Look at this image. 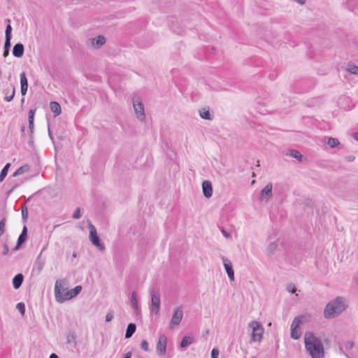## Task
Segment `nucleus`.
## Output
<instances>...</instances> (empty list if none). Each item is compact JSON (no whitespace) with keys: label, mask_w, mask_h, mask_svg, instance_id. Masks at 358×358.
<instances>
[{"label":"nucleus","mask_w":358,"mask_h":358,"mask_svg":"<svg viewBox=\"0 0 358 358\" xmlns=\"http://www.w3.org/2000/svg\"><path fill=\"white\" fill-rule=\"evenodd\" d=\"M304 343L306 349L311 358H322L324 356L323 345L313 333L308 332L305 334Z\"/></svg>","instance_id":"f257e3e1"},{"label":"nucleus","mask_w":358,"mask_h":358,"mask_svg":"<svg viewBox=\"0 0 358 358\" xmlns=\"http://www.w3.org/2000/svg\"><path fill=\"white\" fill-rule=\"evenodd\" d=\"M347 308L345 299L342 296H337L335 299L330 301L324 307L323 315L325 319H333L338 317Z\"/></svg>","instance_id":"f03ea898"},{"label":"nucleus","mask_w":358,"mask_h":358,"mask_svg":"<svg viewBox=\"0 0 358 358\" xmlns=\"http://www.w3.org/2000/svg\"><path fill=\"white\" fill-rule=\"evenodd\" d=\"M59 285H60V280H57L55 285V296L56 301L59 303L73 299L78 296L82 290V286L77 285L74 288L65 292L64 296H62L59 292Z\"/></svg>","instance_id":"7ed1b4c3"},{"label":"nucleus","mask_w":358,"mask_h":358,"mask_svg":"<svg viewBox=\"0 0 358 358\" xmlns=\"http://www.w3.org/2000/svg\"><path fill=\"white\" fill-rule=\"evenodd\" d=\"M249 327L252 329L250 343L260 342L264 331L262 324L259 322L253 320L249 323Z\"/></svg>","instance_id":"20e7f679"},{"label":"nucleus","mask_w":358,"mask_h":358,"mask_svg":"<svg viewBox=\"0 0 358 358\" xmlns=\"http://www.w3.org/2000/svg\"><path fill=\"white\" fill-rule=\"evenodd\" d=\"M88 227L90 229L89 238L92 245L96 247L100 251L105 250L104 244L100 240L95 227L92 224L91 222L88 223Z\"/></svg>","instance_id":"39448f33"},{"label":"nucleus","mask_w":358,"mask_h":358,"mask_svg":"<svg viewBox=\"0 0 358 358\" xmlns=\"http://www.w3.org/2000/svg\"><path fill=\"white\" fill-rule=\"evenodd\" d=\"M303 315H299L296 317L292 322L291 324V334L290 336L292 338L297 340L301 336V333L299 331V328L301 324L303 322Z\"/></svg>","instance_id":"423d86ee"},{"label":"nucleus","mask_w":358,"mask_h":358,"mask_svg":"<svg viewBox=\"0 0 358 358\" xmlns=\"http://www.w3.org/2000/svg\"><path fill=\"white\" fill-rule=\"evenodd\" d=\"M151 295V311L155 314H158L160 309V296L158 291L152 289L150 291Z\"/></svg>","instance_id":"0eeeda50"},{"label":"nucleus","mask_w":358,"mask_h":358,"mask_svg":"<svg viewBox=\"0 0 358 358\" xmlns=\"http://www.w3.org/2000/svg\"><path fill=\"white\" fill-rule=\"evenodd\" d=\"M167 337L165 334H161L159 336L158 342L156 346V350L159 356L165 355L166 352Z\"/></svg>","instance_id":"6e6552de"},{"label":"nucleus","mask_w":358,"mask_h":358,"mask_svg":"<svg viewBox=\"0 0 358 358\" xmlns=\"http://www.w3.org/2000/svg\"><path fill=\"white\" fill-rule=\"evenodd\" d=\"M183 317V312L181 307H177L174 309L173 314L172 315L169 328L173 329L174 326H178L181 322Z\"/></svg>","instance_id":"1a4fd4ad"},{"label":"nucleus","mask_w":358,"mask_h":358,"mask_svg":"<svg viewBox=\"0 0 358 358\" xmlns=\"http://www.w3.org/2000/svg\"><path fill=\"white\" fill-rule=\"evenodd\" d=\"M134 111L136 114L137 118L143 121L145 120V115L144 110V106L141 101H133Z\"/></svg>","instance_id":"9d476101"},{"label":"nucleus","mask_w":358,"mask_h":358,"mask_svg":"<svg viewBox=\"0 0 358 358\" xmlns=\"http://www.w3.org/2000/svg\"><path fill=\"white\" fill-rule=\"evenodd\" d=\"M3 94H4V101L10 102L11 101L15 94V88L13 85H10L9 87H7L3 90Z\"/></svg>","instance_id":"9b49d317"},{"label":"nucleus","mask_w":358,"mask_h":358,"mask_svg":"<svg viewBox=\"0 0 358 358\" xmlns=\"http://www.w3.org/2000/svg\"><path fill=\"white\" fill-rule=\"evenodd\" d=\"M36 109H30L28 113V121H29V129L30 131V142L29 143H33V133H34V120L35 115Z\"/></svg>","instance_id":"f8f14e48"},{"label":"nucleus","mask_w":358,"mask_h":358,"mask_svg":"<svg viewBox=\"0 0 358 358\" xmlns=\"http://www.w3.org/2000/svg\"><path fill=\"white\" fill-rule=\"evenodd\" d=\"M202 191H203V196L207 198V199H209L213 195V186H212V183L209 180H204L203 182H202Z\"/></svg>","instance_id":"ddd939ff"},{"label":"nucleus","mask_w":358,"mask_h":358,"mask_svg":"<svg viewBox=\"0 0 358 358\" xmlns=\"http://www.w3.org/2000/svg\"><path fill=\"white\" fill-rule=\"evenodd\" d=\"M44 249L45 248H43L40 254L38 255L34 264V270H36L38 273H41L45 265V260L42 257V252Z\"/></svg>","instance_id":"4468645a"},{"label":"nucleus","mask_w":358,"mask_h":358,"mask_svg":"<svg viewBox=\"0 0 358 358\" xmlns=\"http://www.w3.org/2000/svg\"><path fill=\"white\" fill-rule=\"evenodd\" d=\"M20 90L22 96H24L28 90V80L24 72L20 73Z\"/></svg>","instance_id":"2eb2a0df"},{"label":"nucleus","mask_w":358,"mask_h":358,"mask_svg":"<svg viewBox=\"0 0 358 358\" xmlns=\"http://www.w3.org/2000/svg\"><path fill=\"white\" fill-rule=\"evenodd\" d=\"M24 52V45L21 43H16L13 48V55L14 57L20 58L23 56Z\"/></svg>","instance_id":"dca6fc26"},{"label":"nucleus","mask_w":358,"mask_h":358,"mask_svg":"<svg viewBox=\"0 0 358 358\" xmlns=\"http://www.w3.org/2000/svg\"><path fill=\"white\" fill-rule=\"evenodd\" d=\"M272 184L269 182L262 189L260 192V197L262 199L264 198L267 199L272 196Z\"/></svg>","instance_id":"f3484780"},{"label":"nucleus","mask_w":358,"mask_h":358,"mask_svg":"<svg viewBox=\"0 0 358 358\" xmlns=\"http://www.w3.org/2000/svg\"><path fill=\"white\" fill-rule=\"evenodd\" d=\"M92 41V45L96 48H99L106 43V39L103 36L99 35L95 38L90 39Z\"/></svg>","instance_id":"a211bd4d"},{"label":"nucleus","mask_w":358,"mask_h":358,"mask_svg":"<svg viewBox=\"0 0 358 358\" xmlns=\"http://www.w3.org/2000/svg\"><path fill=\"white\" fill-rule=\"evenodd\" d=\"M24 280V275L22 273H17L13 278V286L14 289H19Z\"/></svg>","instance_id":"6ab92c4d"},{"label":"nucleus","mask_w":358,"mask_h":358,"mask_svg":"<svg viewBox=\"0 0 358 358\" xmlns=\"http://www.w3.org/2000/svg\"><path fill=\"white\" fill-rule=\"evenodd\" d=\"M194 342V338L192 336H184L180 342V346L181 348H186L188 345L192 344Z\"/></svg>","instance_id":"aec40b11"},{"label":"nucleus","mask_w":358,"mask_h":358,"mask_svg":"<svg viewBox=\"0 0 358 358\" xmlns=\"http://www.w3.org/2000/svg\"><path fill=\"white\" fill-rule=\"evenodd\" d=\"M50 107L51 111L54 113L55 117L59 115L62 112L61 106L57 101H51L50 103Z\"/></svg>","instance_id":"412c9836"},{"label":"nucleus","mask_w":358,"mask_h":358,"mask_svg":"<svg viewBox=\"0 0 358 358\" xmlns=\"http://www.w3.org/2000/svg\"><path fill=\"white\" fill-rule=\"evenodd\" d=\"M136 329V324L129 323L127 325V327L126 329V332H125V335H124L125 338H131L133 336V334L135 333Z\"/></svg>","instance_id":"4be33fe9"},{"label":"nucleus","mask_w":358,"mask_h":358,"mask_svg":"<svg viewBox=\"0 0 358 358\" xmlns=\"http://www.w3.org/2000/svg\"><path fill=\"white\" fill-rule=\"evenodd\" d=\"M27 231H28L27 227L26 226H24L22 230V232H21L20 235L19 236L17 241L18 242V245H22L27 241Z\"/></svg>","instance_id":"5701e85b"},{"label":"nucleus","mask_w":358,"mask_h":358,"mask_svg":"<svg viewBox=\"0 0 358 358\" xmlns=\"http://www.w3.org/2000/svg\"><path fill=\"white\" fill-rule=\"evenodd\" d=\"M199 115H200V117L203 120H210L213 119V117H212L210 111L208 110H207L206 108H201L199 110Z\"/></svg>","instance_id":"b1692460"},{"label":"nucleus","mask_w":358,"mask_h":358,"mask_svg":"<svg viewBox=\"0 0 358 358\" xmlns=\"http://www.w3.org/2000/svg\"><path fill=\"white\" fill-rule=\"evenodd\" d=\"M7 22L6 31H5V39H11L12 38V27L10 25V21L8 19L6 20Z\"/></svg>","instance_id":"393cba45"},{"label":"nucleus","mask_w":358,"mask_h":358,"mask_svg":"<svg viewBox=\"0 0 358 358\" xmlns=\"http://www.w3.org/2000/svg\"><path fill=\"white\" fill-rule=\"evenodd\" d=\"M11 39H5L4 42V47H3V57H6L9 55L11 43H10Z\"/></svg>","instance_id":"a878e982"},{"label":"nucleus","mask_w":358,"mask_h":358,"mask_svg":"<svg viewBox=\"0 0 358 358\" xmlns=\"http://www.w3.org/2000/svg\"><path fill=\"white\" fill-rule=\"evenodd\" d=\"M222 261L227 274L234 271L231 263L226 257H222Z\"/></svg>","instance_id":"bb28decb"},{"label":"nucleus","mask_w":358,"mask_h":358,"mask_svg":"<svg viewBox=\"0 0 358 358\" xmlns=\"http://www.w3.org/2000/svg\"><path fill=\"white\" fill-rule=\"evenodd\" d=\"M29 170L28 165H24L18 168L13 174V177H17Z\"/></svg>","instance_id":"cd10ccee"},{"label":"nucleus","mask_w":358,"mask_h":358,"mask_svg":"<svg viewBox=\"0 0 358 358\" xmlns=\"http://www.w3.org/2000/svg\"><path fill=\"white\" fill-rule=\"evenodd\" d=\"M327 145L330 148H336V147H339L340 142H339V141L337 138L329 137L328 138Z\"/></svg>","instance_id":"c85d7f7f"},{"label":"nucleus","mask_w":358,"mask_h":358,"mask_svg":"<svg viewBox=\"0 0 358 358\" xmlns=\"http://www.w3.org/2000/svg\"><path fill=\"white\" fill-rule=\"evenodd\" d=\"M131 305L132 308H134V310H137L138 308L136 292H133L131 293Z\"/></svg>","instance_id":"c756f323"},{"label":"nucleus","mask_w":358,"mask_h":358,"mask_svg":"<svg viewBox=\"0 0 358 358\" xmlns=\"http://www.w3.org/2000/svg\"><path fill=\"white\" fill-rule=\"evenodd\" d=\"M346 71L350 74L358 75V66L354 64H350L346 68Z\"/></svg>","instance_id":"7c9ffc66"},{"label":"nucleus","mask_w":358,"mask_h":358,"mask_svg":"<svg viewBox=\"0 0 358 358\" xmlns=\"http://www.w3.org/2000/svg\"><path fill=\"white\" fill-rule=\"evenodd\" d=\"M278 245L276 242L271 243L267 248V252L269 255H272L276 250Z\"/></svg>","instance_id":"2f4dec72"},{"label":"nucleus","mask_w":358,"mask_h":358,"mask_svg":"<svg viewBox=\"0 0 358 358\" xmlns=\"http://www.w3.org/2000/svg\"><path fill=\"white\" fill-rule=\"evenodd\" d=\"M290 156L293 158H295L299 161L302 160L303 155L301 154V152L296 150H290Z\"/></svg>","instance_id":"473e14b6"},{"label":"nucleus","mask_w":358,"mask_h":358,"mask_svg":"<svg viewBox=\"0 0 358 358\" xmlns=\"http://www.w3.org/2000/svg\"><path fill=\"white\" fill-rule=\"evenodd\" d=\"M76 338L77 336L76 335L75 333H70L67 336V343H74V344L76 345L77 343Z\"/></svg>","instance_id":"72a5a7b5"},{"label":"nucleus","mask_w":358,"mask_h":358,"mask_svg":"<svg viewBox=\"0 0 358 358\" xmlns=\"http://www.w3.org/2000/svg\"><path fill=\"white\" fill-rule=\"evenodd\" d=\"M16 308L18 310L20 313L24 316L25 314V305L22 302L17 303L16 305Z\"/></svg>","instance_id":"f704fd0d"},{"label":"nucleus","mask_w":358,"mask_h":358,"mask_svg":"<svg viewBox=\"0 0 358 358\" xmlns=\"http://www.w3.org/2000/svg\"><path fill=\"white\" fill-rule=\"evenodd\" d=\"M6 217H4L1 221H0V236H2L5 232V228H6Z\"/></svg>","instance_id":"c9c22d12"},{"label":"nucleus","mask_w":358,"mask_h":358,"mask_svg":"<svg viewBox=\"0 0 358 358\" xmlns=\"http://www.w3.org/2000/svg\"><path fill=\"white\" fill-rule=\"evenodd\" d=\"M81 217L80 215V208L79 207L76 208L74 213L72 215V217L75 220H78Z\"/></svg>","instance_id":"e433bc0d"},{"label":"nucleus","mask_w":358,"mask_h":358,"mask_svg":"<svg viewBox=\"0 0 358 358\" xmlns=\"http://www.w3.org/2000/svg\"><path fill=\"white\" fill-rule=\"evenodd\" d=\"M141 349H143V350H145L146 352H149L150 351V348H149V346H148V343L145 340H143L141 341Z\"/></svg>","instance_id":"4c0bfd02"},{"label":"nucleus","mask_w":358,"mask_h":358,"mask_svg":"<svg viewBox=\"0 0 358 358\" xmlns=\"http://www.w3.org/2000/svg\"><path fill=\"white\" fill-rule=\"evenodd\" d=\"M114 317V313L113 310H110L108 312V313L106 315V322H110Z\"/></svg>","instance_id":"58836bf2"},{"label":"nucleus","mask_w":358,"mask_h":358,"mask_svg":"<svg viewBox=\"0 0 358 358\" xmlns=\"http://www.w3.org/2000/svg\"><path fill=\"white\" fill-rule=\"evenodd\" d=\"M287 290L291 293H294L296 290V288L294 284L289 283L287 286Z\"/></svg>","instance_id":"ea45409f"},{"label":"nucleus","mask_w":358,"mask_h":358,"mask_svg":"<svg viewBox=\"0 0 358 358\" xmlns=\"http://www.w3.org/2000/svg\"><path fill=\"white\" fill-rule=\"evenodd\" d=\"M219 350L217 348H213L211 351V358H218L219 356Z\"/></svg>","instance_id":"a19ab883"},{"label":"nucleus","mask_w":358,"mask_h":358,"mask_svg":"<svg viewBox=\"0 0 358 358\" xmlns=\"http://www.w3.org/2000/svg\"><path fill=\"white\" fill-rule=\"evenodd\" d=\"M9 252L8 245L6 243H4L3 245V251L1 252L2 255H6Z\"/></svg>","instance_id":"79ce46f5"},{"label":"nucleus","mask_w":358,"mask_h":358,"mask_svg":"<svg viewBox=\"0 0 358 358\" xmlns=\"http://www.w3.org/2000/svg\"><path fill=\"white\" fill-rule=\"evenodd\" d=\"M354 347V343L352 341H348L345 343V348L346 350H350Z\"/></svg>","instance_id":"37998d69"},{"label":"nucleus","mask_w":358,"mask_h":358,"mask_svg":"<svg viewBox=\"0 0 358 358\" xmlns=\"http://www.w3.org/2000/svg\"><path fill=\"white\" fill-rule=\"evenodd\" d=\"M28 210H26V211H22V222L24 223H25L27 220V218H28Z\"/></svg>","instance_id":"c03bdc74"},{"label":"nucleus","mask_w":358,"mask_h":358,"mask_svg":"<svg viewBox=\"0 0 358 358\" xmlns=\"http://www.w3.org/2000/svg\"><path fill=\"white\" fill-rule=\"evenodd\" d=\"M62 283H63V280H60V285H59V292H60V294L62 295V296H63L65 292H66V288H62Z\"/></svg>","instance_id":"a18cd8bd"},{"label":"nucleus","mask_w":358,"mask_h":358,"mask_svg":"<svg viewBox=\"0 0 358 358\" xmlns=\"http://www.w3.org/2000/svg\"><path fill=\"white\" fill-rule=\"evenodd\" d=\"M8 172L6 171V170L1 169L0 173V182H2L6 176H7Z\"/></svg>","instance_id":"49530a36"},{"label":"nucleus","mask_w":358,"mask_h":358,"mask_svg":"<svg viewBox=\"0 0 358 358\" xmlns=\"http://www.w3.org/2000/svg\"><path fill=\"white\" fill-rule=\"evenodd\" d=\"M221 231H222V235H223L224 237H226L227 238H230V236H230V233H229V232H228L227 230H225V229H222Z\"/></svg>","instance_id":"de8ad7c7"},{"label":"nucleus","mask_w":358,"mask_h":358,"mask_svg":"<svg viewBox=\"0 0 358 358\" xmlns=\"http://www.w3.org/2000/svg\"><path fill=\"white\" fill-rule=\"evenodd\" d=\"M355 157L353 155H348L345 157L346 161L351 162L355 160Z\"/></svg>","instance_id":"09e8293b"},{"label":"nucleus","mask_w":358,"mask_h":358,"mask_svg":"<svg viewBox=\"0 0 358 358\" xmlns=\"http://www.w3.org/2000/svg\"><path fill=\"white\" fill-rule=\"evenodd\" d=\"M227 275H228V277H229V280L231 281H234V271L230 272Z\"/></svg>","instance_id":"8fccbe9b"},{"label":"nucleus","mask_w":358,"mask_h":358,"mask_svg":"<svg viewBox=\"0 0 358 358\" xmlns=\"http://www.w3.org/2000/svg\"><path fill=\"white\" fill-rule=\"evenodd\" d=\"M18 186L17 184H15V185L13 186V187L8 190L6 193V194L8 196L10 194V193Z\"/></svg>","instance_id":"3c124183"},{"label":"nucleus","mask_w":358,"mask_h":358,"mask_svg":"<svg viewBox=\"0 0 358 358\" xmlns=\"http://www.w3.org/2000/svg\"><path fill=\"white\" fill-rule=\"evenodd\" d=\"M131 355H132L131 352H128L124 355L123 358H131Z\"/></svg>","instance_id":"603ef678"},{"label":"nucleus","mask_w":358,"mask_h":358,"mask_svg":"<svg viewBox=\"0 0 358 358\" xmlns=\"http://www.w3.org/2000/svg\"><path fill=\"white\" fill-rule=\"evenodd\" d=\"M10 163H7V164L3 166V168L2 169L6 170V172H8V169H9V168H10Z\"/></svg>","instance_id":"864d4df0"},{"label":"nucleus","mask_w":358,"mask_h":358,"mask_svg":"<svg viewBox=\"0 0 358 358\" xmlns=\"http://www.w3.org/2000/svg\"><path fill=\"white\" fill-rule=\"evenodd\" d=\"M296 2L299 3L300 5H303L306 3V0H294Z\"/></svg>","instance_id":"5fc2aeb1"},{"label":"nucleus","mask_w":358,"mask_h":358,"mask_svg":"<svg viewBox=\"0 0 358 358\" xmlns=\"http://www.w3.org/2000/svg\"><path fill=\"white\" fill-rule=\"evenodd\" d=\"M21 210H22V211H26V210H27V206H26V203H24V204L22 205V208H21Z\"/></svg>","instance_id":"6e6d98bb"},{"label":"nucleus","mask_w":358,"mask_h":358,"mask_svg":"<svg viewBox=\"0 0 358 358\" xmlns=\"http://www.w3.org/2000/svg\"><path fill=\"white\" fill-rule=\"evenodd\" d=\"M48 135H49L50 138L53 141L52 134V132H51L50 128H48Z\"/></svg>","instance_id":"4d7b16f0"},{"label":"nucleus","mask_w":358,"mask_h":358,"mask_svg":"<svg viewBox=\"0 0 358 358\" xmlns=\"http://www.w3.org/2000/svg\"><path fill=\"white\" fill-rule=\"evenodd\" d=\"M49 358H59V357L55 353H52Z\"/></svg>","instance_id":"13d9d810"},{"label":"nucleus","mask_w":358,"mask_h":358,"mask_svg":"<svg viewBox=\"0 0 358 358\" xmlns=\"http://www.w3.org/2000/svg\"><path fill=\"white\" fill-rule=\"evenodd\" d=\"M353 138L356 140V141H358V131L357 132H355L353 134Z\"/></svg>","instance_id":"bf43d9fd"},{"label":"nucleus","mask_w":358,"mask_h":358,"mask_svg":"<svg viewBox=\"0 0 358 358\" xmlns=\"http://www.w3.org/2000/svg\"><path fill=\"white\" fill-rule=\"evenodd\" d=\"M20 131L22 133H24V131H25V126L24 124H22L21 126V128H20Z\"/></svg>","instance_id":"052dcab7"},{"label":"nucleus","mask_w":358,"mask_h":358,"mask_svg":"<svg viewBox=\"0 0 358 358\" xmlns=\"http://www.w3.org/2000/svg\"><path fill=\"white\" fill-rule=\"evenodd\" d=\"M20 246L21 245H18V242L17 241L16 245H15V247L14 248L13 250H18L20 248Z\"/></svg>","instance_id":"680f3d73"},{"label":"nucleus","mask_w":358,"mask_h":358,"mask_svg":"<svg viewBox=\"0 0 358 358\" xmlns=\"http://www.w3.org/2000/svg\"><path fill=\"white\" fill-rule=\"evenodd\" d=\"M24 100H25V99H24V97H22V99H21V101H20V102H21V105H22V106L24 104Z\"/></svg>","instance_id":"e2e57ef3"},{"label":"nucleus","mask_w":358,"mask_h":358,"mask_svg":"<svg viewBox=\"0 0 358 358\" xmlns=\"http://www.w3.org/2000/svg\"><path fill=\"white\" fill-rule=\"evenodd\" d=\"M33 196H34V194H33V195H31V196H29V197L27 199L26 203L29 202V201L31 200V197H32Z\"/></svg>","instance_id":"0e129e2a"},{"label":"nucleus","mask_w":358,"mask_h":358,"mask_svg":"<svg viewBox=\"0 0 358 358\" xmlns=\"http://www.w3.org/2000/svg\"><path fill=\"white\" fill-rule=\"evenodd\" d=\"M73 256L74 257H76V253H73Z\"/></svg>","instance_id":"69168bd1"},{"label":"nucleus","mask_w":358,"mask_h":358,"mask_svg":"<svg viewBox=\"0 0 358 358\" xmlns=\"http://www.w3.org/2000/svg\"><path fill=\"white\" fill-rule=\"evenodd\" d=\"M345 357H347L348 358H350L349 356L346 354H345Z\"/></svg>","instance_id":"338daca9"},{"label":"nucleus","mask_w":358,"mask_h":358,"mask_svg":"<svg viewBox=\"0 0 358 358\" xmlns=\"http://www.w3.org/2000/svg\"><path fill=\"white\" fill-rule=\"evenodd\" d=\"M1 75V71L0 70V76Z\"/></svg>","instance_id":"774afa93"}]
</instances>
